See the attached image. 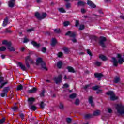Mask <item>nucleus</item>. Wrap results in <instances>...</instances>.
I'll return each instance as SVG.
<instances>
[{"instance_id": "obj_1", "label": "nucleus", "mask_w": 124, "mask_h": 124, "mask_svg": "<svg viewBox=\"0 0 124 124\" xmlns=\"http://www.w3.org/2000/svg\"><path fill=\"white\" fill-rule=\"evenodd\" d=\"M124 62V59L122 58V55H121V54L117 55V59L115 57L112 58V62L114 66H118V63H119V64H123Z\"/></svg>"}, {"instance_id": "obj_2", "label": "nucleus", "mask_w": 124, "mask_h": 124, "mask_svg": "<svg viewBox=\"0 0 124 124\" xmlns=\"http://www.w3.org/2000/svg\"><path fill=\"white\" fill-rule=\"evenodd\" d=\"M116 110H117V112L118 114H120V115H123V114H124V108L123 104H116Z\"/></svg>"}, {"instance_id": "obj_3", "label": "nucleus", "mask_w": 124, "mask_h": 124, "mask_svg": "<svg viewBox=\"0 0 124 124\" xmlns=\"http://www.w3.org/2000/svg\"><path fill=\"white\" fill-rule=\"evenodd\" d=\"M33 60L31 59V57L27 56L25 59V63L28 68H30V63H34Z\"/></svg>"}, {"instance_id": "obj_4", "label": "nucleus", "mask_w": 124, "mask_h": 124, "mask_svg": "<svg viewBox=\"0 0 124 124\" xmlns=\"http://www.w3.org/2000/svg\"><path fill=\"white\" fill-rule=\"evenodd\" d=\"M35 16L39 20H42V19H44V18L47 16V14L46 13H43L41 16L39 13L37 12L35 14Z\"/></svg>"}, {"instance_id": "obj_5", "label": "nucleus", "mask_w": 124, "mask_h": 124, "mask_svg": "<svg viewBox=\"0 0 124 124\" xmlns=\"http://www.w3.org/2000/svg\"><path fill=\"white\" fill-rule=\"evenodd\" d=\"M8 83V80H4V78L0 76V84L1 85L0 86V89H2L5 85H6Z\"/></svg>"}, {"instance_id": "obj_6", "label": "nucleus", "mask_w": 124, "mask_h": 124, "mask_svg": "<svg viewBox=\"0 0 124 124\" xmlns=\"http://www.w3.org/2000/svg\"><path fill=\"white\" fill-rule=\"evenodd\" d=\"M107 94L108 95H110L111 100H116V99H118V97H117L115 95V93H114V92L112 91H109L107 92Z\"/></svg>"}, {"instance_id": "obj_7", "label": "nucleus", "mask_w": 124, "mask_h": 124, "mask_svg": "<svg viewBox=\"0 0 124 124\" xmlns=\"http://www.w3.org/2000/svg\"><path fill=\"white\" fill-rule=\"evenodd\" d=\"M9 91V87H6L4 88L2 93H1V96L2 97H4V96H6V93Z\"/></svg>"}, {"instance_id": "obj_8", "label": "nucleus", "mask_w": 124, "mask_h": 124, "mask_svg": "<svg viewBox=\"0 0 124 124\" xmlns=\"http://www.w3.org/2000/svg\"><path fill=\"white\" fill-rule=\"evenodd\" d=\"M106 41V38L104 37H100L99 44L102 46V47H105V45H104V42Z\"/></svg>"}, {"instance_id": "obj_9", "label": "nucleus", "mask_w": 124, "mask_h": 124, "mask_svg": "<svg viewBox=\"0 0 124 124\" xmlns=\"http://www.w3.org/2000/svg\"><path fill=\"white\" fill-rule=\"evenodd\" d=\"M36 65H45V63L42 61V59L38 58L36 61Z\"/></svg>"}, {"instance_id": "obj_10", "label": "nucleus", "mask_w": 124, "mask_h": 124, "mask_svg": "<svg viewBox=\"0 0 124 124\" xmlns=\"http://www.w3.org/2000/svg\"><path fill=\"white\" fill-rule=\"evenodd\" d=\"M54 80L56 84L61 83L62 82V75H60L58 77L54 78Z\"/></svg>"}, {"instance_id": "obj_11", "label": "nucleus", "mask_w": 124, "mask_h": 124, "mask_svg": "<svg viewBox=\"0 0 124 124\" xmlns=\"http://www.w3.org/2000/svg\"><path fill=\"white\" fill-rule=\"evenodd\" d=\"M17 66H19L21 68L22 70L24 71H27L28 70V69L27 67H26V66L25 65L23 64L22 62H19L17 63Z\"/></svg>"}, {"instance_id": "obj_12", "label": "nucleus", "mask_w": 124, "mask_h": 124, "mask_svg": "<svg viewBox=\"0 0 124 124\" xmlns=\"http://www.w3.org/2000/svg\"><path fill=\"white\" fill-rule=\"evenodd\" d=\"M87 4L92 8H95L96 7L95 4H94L92 1L88 0Z\"/></svg>"}, {"instance_id": "obj_13", "label": "nucleus", "mask_w": 124, "mask_h": 124, "mask_svg": "<svg viewBox=\"0 0 124 124\" xmlns=\"http://www.w3.org/2000/svg\"><path fill=\"white\" fill-rule=\"evenodd\" d=\"M65 35H68L70 37H74V36H75V32L69 31L65 34Z\"/></svg>"}, {"instance_id": "obj_14", "label": "nucleus", "mask_w": 124, "mask_h": 124, "mask_svg": "<svg viewBox=\"0 0 124 124\" xmlns=\"http://www.w3.org/2000/svg\"><path fill=\"white\" fill-rule=\"evenodd\" d=\"M15 4V0H10L8 2V5L9 7H13Z\"/></svg>"}, {"instance_id": "obj_15", "label": "nucleus", "mask_w": 124, "mask_h": 124, "mask_svg": "<svg viewBox=\"0 0 124 124\" xmlns=\"http://www.w3.org/2000/svg\"><path fill=\"white\" fill-rule=\"evenodd\" d=\"M2 43L4 45H6V46H7V47L9 46V45H11V42H8L6 40L3 41Z\"/></svg>"}, {"instance_id": "obj_16", "label": "nucleus", "mask_w": 124, "mask_h": 124, "mask_svg": "<svg viewBox=\"0 0 124 124\" xmlns=\"http://www.w3.org/2000/svg\"><path fill=\"white\" fill-rule=\"evenodd\" d=\"M7 48L9 51H10L11 52H15V48H14V47H13V46H12L11 45L8 46Z\"/></svg>"}, {"instance_id": "obj_17", "label": "nucleus", "mask_w": 124, "mask_h": 124, "mask_svg": "<svg viewBox=\"0 0 124 124\" xmlns=\"http://www.w3.org/2000/svg\"><path fill=\"white\" fill-rule=\"evenodd\" d=\"M89 103L91 104V106L93 107L94 106V104H93V97L90 96L89 99Z\"/></svg>"}, {"instance_id": "obj_18", "label": "nucleus", "mask_w": 124, "mask_h": 124, "mask_svg": "<svg viewBox=\"0 0 124 124\" xmlns=\"http://www.w3.org/2000/svg\"><path fill=\"white\" fill-rule=\"evenodd\" d=\"M69 72H72L73 73H74L75 72V71H74V69L72 67L68 66L67 67Z\"/></svg>"}, {"instance_id": "obj_19", "label": "nucleus", "mask_w": 124, "mask_h": 124, "mask_svg": "<svg viewBox=\"0 0 124 124\" xmlns=\"http://www.w3.org/2000/svg\"><path fill=\"white\" fill-rule=\"evenodd\" d=\"M57 44V40L55 38H53L51 41V46H55Z\"/></svg>"}, {"instance_id": "obj_20", "label": "nucleus", "mask_w": 124, "mask_h": 124, "mask_svg": "<svg viewBox=\"0 0 124 124\" xmlns=\"http://www.w3.org/2000/svg\"><path fill=\"white\" fill-rule=\"evenodd\" d=\"M95 77H96V78H98V79H100V78H101V77H102V76H103L102 75V74H100V73H96L94 74Z\"/></svg>"}, {"instance_id": "obj_21", "label": "nucleus", "mask_w": 124, "mask_h": 124, "mask_svg": "<svg viewBox=\"0 0 124 124\" xmlns=\"http://www.w3.org/2000/svg\"><path fill=\"white\" fill-rule=\"evenodd\" d=\"M8 23V19L7 18H5L3 22V27H5V26L7 25Z\"/></svg>"}, {"instance_id": "obj_22", "label": "nucleus", "mask_w": 124, "mask_h": 124, "mask_svg": "<svg viewBox=\"0 0 124 124\" xmlns=\"http://www.w3.org/2000/svg\"><path fill=\"white\" fill-rule=\"evenodd\" d=\"M99 59H101V60H102V61H106V60H107V58H106V57L103 55H100L99 56Z\"/></svg>"}, {"instance_id": "obj_23", "label": "nucleus", "mask_w": 124, "mask_h": 124, "mask_svg": "<svg viewBox=\"0 0 124 124\" xmlns=\"http://www.w3.org/2000/svg\"><path fill=\"white\" fill-rule=\"evenodd\" d=\"M86 3H85V2L82 1H80L78 2V5L79 6H84V5H85Z\"/></svg>"}, {"instance_id": "obj_24", "label": "nucleus", "mask_w": 124, "mask_h": 124, "mask_svg": "<svg viewBox=\"0 0 124 124\" xmlns=\"http://www.w3.org/2000/svg\"><path fill=\"white\" fill-rule=\"evenodd\" d=\"M93 115V116H99V115H100V111L96 110L94 111Z\"/></svg>"}, {"instance_id": "obj_25", "label": "nucleus", "mask_w": 124, "mask_h": 124, "mask_svg": "<svg viewBox=\"0 0 124 124\" xmlns=\"http://www.w3.org/2000/svg\"><path fill=\"white\" fill-rule=\"evenodd\" d=\"M114 82L116 83L120 82V78L119 77H116L114 78Z\"/></svg>"}, {"instance_id": "obj_26", "label": "nucleus", "mask_w": 124, "mask_h": 124, "mask_svg": "<svg viewBox=\"0 0 124 124\" xmlns=\"http://www.w3.org/2000/svg\"><path fill=\"white\" fill-rule=\"evenodd\" d=\"M31 43L32 45H33V46H35L36 47H39V46H40L39 44H37L35 41H32Z\"/></svg>"}, {"instance_id": "obj_27", "label": "nucleus", "mask_w": 124, "mask_h": 124, "mask_svg": "<svg viewBox=\"0 0 124 124\" xmlns=\"http://www.w3.org/2000/svg\"><path fill=\"white\" fill-rule=\"evenodd\" d=\"M35 92H36V88H33L32 89L28 91V93H35Z\"/></svg>"}, {"instance_id": "obj_28", "label": "nucleus", "mask_w": 124, "mask_h": 124, "mask_svg": "<svg viewBox=\"0 0 124 124\" xmlns=\"http://www.w3.org/2000/svg\"><path fill=\"white\" fill-rule=\"evenodd\" d=\"M62 62L61 61H59L57 63V67H58V68H62Z\"/></svg>"}, {"instance_id": "obj_29", "label": "nucleus", "mask_w": 124, "mask_h": 124, "mask_svg": "<svg viewBox=\"0 0 124 124\" xmlns=\"http://www.w3.org/2000/svg\"><path fill=\"white\" fill-rule=\"evenodd\" d=\"M59 11L60 12H61L62 13H65V12H66L65 11V10H64V9H63V8H60L58 9Z\"/></svg>"}, {"instance_id": "obj_30", "label": "nucleus", "mask_w": 124, "mask_h": 124, "mask_svg": "<svg viewBox=\"0 0 124 124\" xmlns=\"http://www.w3.org/2000/svg\"><path fill=\"white\" fill-rule=\"evenodd\" d=\"M30 108L31 110H32V111H35V110H36V107L35 106H31L30 107Z\"/></svg>"}, {"instance_id": "obj_31", "label": "nucleus", "mask_w": 124, "mask_h": 124, "mask_svg": "<svg viewBox=\"0 0 124 124\" xmlns=\"http://www.w3.org/2000/svg\"><path fill=\"white\" fill-rule=\"evenodd\" d=\"M94 64H95V65H96V66H100V65H101V63L99 62L96 61L94 63Z\"/></svg>"}, {"instance_id": "obj_32", "label": "nucleus", "mask_w": 124, "mask_h": 124, "mask_svg": "<svg viewBox=\"0 0 124 124\" xmlns=\"http://www.w3.org/2000/svg\"><path fill=\"white\" fill-rule=\"evenodd\" d=\"M70 98L73 99L76 97V94L73 93L69 95Z\"/></svg>"}, {"instance_id": "obj_33", "label": "nucleus", "mask_w": 124, "mask_h": 124, "mask_svg": "<svg viewBox=\"0 0 124 124\" xmlns=\"http://www.w3.org/2000/svg\"><path fill=\"white\" fill-rule=\"evenodd\" d=\"M69 24V21H65L63 23V25L64 27H67Z\"/></svg>"}, {"instance_id": "obj_34", "label": "nucleus", "mask_w": 124, "mask_h": 124, "mask_svg": "<svg viewBox=\"0 0 124 124\" xmlns=\"http://www.w3.org/2000/svg\"><path fill=\"white\" fill-rule=\"evenodd\" d=\"M17 91H21V90H23V85H20L17 87Z\"/></svg>"}, {"instance_id": "obj_35", "label": "nucleus", "mask_w": 124, "mask_h": 124, "mask_svg": "<svg viewBox=\"0 0 124 124\" xmlns=\"http://www.w3.org/2000/svg\"><path fill=\"white\" fill-rule=\"evenodd\" d=\"M63 50L64 52L66 53H68V52H69V49L66 47H64L63 48Z\"/></svg>"}, {"instance_id": "obj_36", "label": "nucleus", "mask_w": 124, "mask_h": 124, "mask_svg": "<svg viewBox=\"0 0 124 124\" xmlns=\"http://www.w3.org/2000/svg\"><path fill=\"white\" fill-rule=\"evenodd\" d=\"M54 32L56 33H60L61 32V30H60V29L58 28L57 29L54 30Z\"/></svg>"}, {"instance_id": "obj_37", "label": "nucleus", "mask_w": 124, "mask_h": 124, "mask_svg": "<svg viewBox=\"0 0 124 124\" xmlns=\"http://www.w3.org/2000/svg\"><path fill=\"white\" fill-rule=\"evenodd\" d=\"M29 102H33L34 101V98H29L28 99Z\"/></svg>"}, {"instance_id": "obj_38", "label": "nucleus", "mask_w": 124, "mask_h": 124, "mask_svg": "<svg viewBox=\"0 0 124 124\" xmlns=\"http://www.w3.org/2000/svg\"><path fill=\"white\" fill-rule=\"evenodd\" d=\"M5 50H6V48L5 47V46H1V47H0V51H5Z\"/></svg>"}, {"instance_id": "obj_39", "label": "nucleus", "mask_w": 124, "mask_h": 124, "mask_svg": "<svg viewBox=\"0 0 124 124\" xmlns=\"http://www.w3.org/2000/svg\"><path fill=\"white\" fill-rule=\"evenodd\" d=\"M12 109L13 110V111H18V107L14 106V107H13Z\"/></svg>"}, {"instance_id": "obj_40", "label": "nucleus", "mask_w": 124, "mask_h": 124, "mask_svg": "<svg viewBox=\"0 0 124 124\" xmlns=\"http://www.w3.org/2000/svg\"><path fill=\"white\" fill-rule=\"evenodd\" d=\"M5 121V118H3L2 119L0 120V124H2Z\"/></svg>"}, {"instance_id": "obj_41", "label": "nucleus", "mask_w": 124, "mask_h": 124, "mask_svg": "<svg viewBox=\"0 0 124 124\" xmlns=\"http://www.w3.org/2000/svg\"><path fill=\"white\" fill-rule=\"evenodd\" d=\"M87 54H88L89 56H90L91 57L93 56V54H92V52H91V50H90L89 49H87Z\"/></svg>"}, {"instance_id": "obj_42", "label": "nucleus", "mask_w": 124, "mask_h": 124, "mask_svg": "<svg viewBox=\"0 0 124 124\" xmlns=\"http://www.w3.org/2000/svg\"><path fill=\"white\" fill-rule=\"evenodd\" d=\"M40 106L41 108H44V107L45 106V104H44V103H43V102H41V104H40Z\"/></svg>"}, {"instance_id": "obj_43", "label": "nucleus", "mask_w": 124, "mask_h": 124, "mask_svg": "<svg viewBox=\"0 0 124 124\" xmlns=\"http://www.w3.org/2000/svg\"><path fill=\"white\" fill-rule=\"evenodd\" d=\"M79 102H80V101L79 100V99H77L76 100V101L75 102V104H76V105H78Z\"/></svg>"}, {"instance_id": "obj_44", "label": "nucleus", "mask_w": 124, "mask_h": 124, "mask_svg": "<svg viewBox=\"0 0 124 124\" xmlns=\"http://www.w3.org/2000/svg\"><path fill=\"white\" fill-rule=\"evenodd\" d=\"M62 52H59L58 54V56L59 57V58H62Z\"/></svg>"}, {"instance_id": "obj_45", "label": "nucleus", "mask_w": 124, "mask_h": 124, "mask_svg": "<svg viewBox=\"0 0 124 124\" xmlns=\"http://www.w3.org/2000/svg\"><path fill=\"white\" fill-rule=\"evenodd\" d=\"M85 29V26L84 25H81L79 26V30H84Z\"/></svg>"}, {"instance_id": "obj_46", "label": "nucleus", "mask_w": 124, "mask_h": 124, "mask_svg": "<svg viewBox=\"0 0 124 124\" xmlns=\"http://www.w3.org/2000/svg\"><path fill=\"white\" fill-rule=\"evenodd\" d=\"M45 93V90H43L42 92H41L40 95L41 96H44V93Z\"/></svg>"}, {"instance_id": "obj_47", "label": "nucleus", "mask_w": 124, "mask_h": 124, "mask_svg": "<svg viewBox=\"0 0 124 124\" xmlns=\"http://www.w3.org/2000/svg\"><path fill=\"white\" fill-rule=\"evenodd\" d=\"M90 86H91L90 84H88V85H85V87H84V89L85 90H87V89H89V88H90Z\"/></svg>"}, {"instance_id": "obj_48", "label": "nucleus", "mask_w": 124, "mask_h": 124, "mask_svg": "<svg viewBox=\"0 0 124 124\" xmlns=\"http://www.w3.org/2000/svg\"><path fill=\"white\" fill-rule=\"evenodd\" d=\"M66 122L67 123H71V119L69 118H68L66 119Z\"/></svg>"}, {"instance_id": "obj_49", "label": "nucleus", "mask_w": 124, "mask_h": 124, "mask_svg": "<svg viewBox=\"0 0 124 124\" xmlns=\"http://www.w3.org/2000/svg\"><path fill=\"white\" fill-rule=\"evenodd\" d=\"M31 31H33V29H30L27 30V32H31Z\"/></svg>"}, {"instance_id": "obj_50", "label": "nucleus", "mask_w": 124, "mask_h": 124, "mask_svg": "<svg viewBox=\"0 0 124 124\" xmlns=\"http://www.w3.org/2000/svg\"><path fill=\"white\" fill-rule=\"evenodd\" d=\"M75 26L76 27H78V26H79V21L78 20L76 21Z\"/></svg>"}, {"instance_id": "obj_51", "label": "nucleus", "mask_w": 124, "mask_h": 124, "mask_svg": "<svg viewBox=\"0 0 124 124\" xmlns=\"http://www.w3.org/2000/svg\"><path fill=\"white\" fill-rule=\"evenodd\" d=\"M23 42L24 43H27V42H29V39H27V38H24Z\"/></svg>"}, {"instance_id": "obj_52", "label": "nucleus", "mask_w": 124, "mask_h": 124, "mask_svg": "<svg viewBox=\"0 0 124 124\" xmlns=\"http://www.w3.org/2000/svg\"><path fill=\"white\" fill-rule=\"evenodd\" d=\"M85 119H89V118H91V115L90 114H87L85 116Z\"/></svg>"}, {"instance_id": "obj_53", "label": "nucleus", "mask_w": 124, "mask_h": 124, "mask_svg": "<svg viewBox=\"0 0 124 124\" xmlns=\"http://www.w3.org/2000/svg\"><path fill=\"white\" fill-rule=\"evenodd\" d=\"M42 51L43 53H46V48L43 47L42 48Z\"/></svg>"}, {"instance_id": "obj_54", "label": "nucleus", "mask_w": 124, "mask_h": 124, "mask_svg": "<svg viewBox=\"0 0 124 124\" xmlns=\"http://www.w3.org/2000/svg\"><path fill=\"white\" fill-rule=\"evenodd\" d=\"M59 108L60 109H62V108H63V104H62V103H60Z\"/></svg>"}, {"instance_id": "obj_55", "label": "nucleus", "mask_w": 124, "mask_h": 124, "mask_svg": "<svg viewBox=\"0 0 124 124\" xmlns=\"http://www.w3.org/2000/svg\"><path fill=\"white\" fill-rule=\"evenodd\" d=\"M24 117H25V115H24V114L21 113L20 114V117L21 118L22 120H24Z\"/></svg>"}, {"instance_id": "obj_56", "label": "nucleus", "mask_w": 124, "mask_h": 124, "mask_svg": "<svg viewBox=\"0 0 124 124\" xmlns=\"http://www.w3.org/2000/svg\"><path fill=\"white\" fill-rule=\"evenodd\" d=\"M68 87H69V85L66 83L63 85V88H68Z\"/></svg>"}, {"instance_id": "obj_57", "label": "nucleus", "mask_w": 124, "mask_h": 124, "mask_svg": "<svg viewBox=\"0 0 124 124\" xmlns=\"http://www.w3.org/2000/svg\"><path fill=\"white\" fill-rule=\"evenodd\" d=\"M108 113H111L112 112V109L110 108H108Z\"/></svg>"}, {"instance_id": "obj_58", "label": "nucleus", "mask_w": 124, "mask_h": 124, "mask_svg": "<svg viewBox=\"0 0 124 124\" xmlns=\"http://www.w3.org/2000/svg\"><path fill=\"white\" fill-rule=\"evenodd\" d=\"M98 86H95V87H93V90H97V89H98Z\"/></svg>"}, {"instance_id": "obj_59", "label": "nucleus", "mask_w": 124, "mask_h": 124, "mask_svg": "<svg viewBox=\"0 0 124 124\" xmlns=\"http://www.w3.org/2000/svg\"><path fill=\"white\" fill-rule=\"evenodd\" d=\"M66 8H70V4H67L66 5Z\"/></svg>"}, {"instance_id": "obj_60", "label": "nucleus", "mask_w": 124, "mask_h": 124, "mask_svg": "<svg viewBox=\"0 0 124 124\" xmlns=\"http://www.w3.org/2000/svg\"><path fill=\"white\" fill-rule=\"evenodd\" d=\"M102 93V90H98L97 91V93Z\"/></svg>"}, {"instance_id": "obj_61", "label": "nucleus", "mask_w": 124, "mask_h": 124, "mask_svg": "<svg viewBox=\"0 0 124 124\" xmlns=\"http://www.w3.org/2000/svg\"><path fill=\"white\" fill-rule=\"evenodd\" d=\"M81 12L82 13H85V12H86V10H85V9H82Z\"/></svg>"}, {"instance_id": "obj_62", "label": "nucleus", "mask_w": 124, "mask_h": 124, "mask_svg": "<svg viewBox=\"0 0 124 124\" xmlns=\"http://www.w3.org/2000/svg\"><path fill=\"white\" fill-rule=\"evenodd\" d=\"M104 1H106L107 2H111L112 1V0H104Z\"/></svg>"}, {"instance_id": "obj_63", "label": "nucleus", "mask_w": 124, "mask_h": 124, "mask_svg": "<svg viewBox=\"0 0 124 124\" xmlns=\"http://www.w3.org/2000/svg\"><path fill=\"white\" fill-rule=\"evenodd\" d=\"M13 96V93H11L10 95V98H12V97Z\"/></svg>"}, {"instance_id": "obj_64", "label": "nucleus", "mask_w": 124, "mask_h": 124, "mask_svg": "<svg viewBox=\"0 0 124 124\" xmlns=\"http://www.w3.org/2000/svg\"><path fill=\"white\" fill-rule=\"evenodd\" d=\"M72 41H73V42L75 43L76 42V39L73 38V39H72Z\"/></svg>"}]
</instances>
